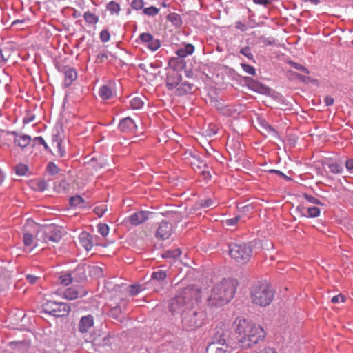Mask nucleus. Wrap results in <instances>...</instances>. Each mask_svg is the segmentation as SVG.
<instances>
[{"instance_id":"obj_1","label":"nucleus","mask_w":353,"mask_h":353,"mask_svg":"<svg viewBox=\"0 0 353 353\" xmlns=\"http://www.w3.org/2000/svg\"><path fill=\"white\" fill-rule=\"evenodd\" d=\"M232 327L234 333L237 335L239 346L243 349L252 347L263 341L266 334L264 329L260 325L241 316L234 319Z\"/></svg>"},{"instance_id":"obj_2","label":"nucleus","mask_w":353,"mask_h":353,"mask_svg":"<svg viewBox=\"0 0 353 353\" xmlns=\"http://www.w3.org/2000/svg\"><path fill=\"white\" fill-rule=\"evenodd\" d=\"M236 292L234 281L223 279L208 290L205 296V304L211 310L221 307L228 303Z\"/></svg>"},{"instance_id":"obj_3","label":"nucleus","mask_w":353,"mask_h":353,"mask_svg":"<svg viewBox=\"0 0 353 353\" xmlns=\"http://www.w3.org/2000/svg\"><path fill=\"white\" fill-rule=\"evenodd\" d=\"M201 290L196 286H190L185 288L180 294L171 301L170 308L174 313L179 312L183 307L188 304L197 303L201 298Z\"/></svg>"},{"instance_id":"obj_4","label":"nucleus","mask_w":353,"mask_h":353,"mask_svg":"<svg viewBox=\"0 0 353 353\" xmlns=\"http://www.w3.org/2000/svg\"><path fill=\"white\" fill-rule=\"evenodd\" d=\"M252 302L261 307L269 305L273 301L274 292L266 282L254 285L250 292Z\"/></svg>"},{"instance_id":"obj_5","label":"nucleus","mask_w":353,"mask_h":353,"mask_svg":"<svg viewBox=\"0 0 353 353\" xmlns=\"http://www.w3.org/2000/svg\"><path fill=\"white\" fill-rule=\"evenodd\" d=\"M229 254L236 262L244 264L251 259L252 248L247 243H231L229 245Z\"/></svg>"},{"instance_id":"obj_6","label":"nucleus","mask_w":353,"mask_h":353,"mask_svg":"<svg viewBox=\"0 0 353 353\" xmlns=\"http://www.w3.org/2000/svg\"><path fill=\"white\" fill-rule=\"evenodd\" d=\"M205 321V316L202 312L188 310L183 312L182 323L188 330H194L201 327Z\"/></svg>"},{"instance_id":"obj_7","label":"nucleus","mask_w":353,"mask_h":353,"mask_svg":"<svg viewBox=\"0 0 353 353\" xmlns=\"http://www.w3.org/2000/svg\"><path fill=\"white\" fill-rule=\"evenodd\" d=\"M61 239V232L55 225H48L41 227L37 231V241L41 243L49 241L59 242Z\"/></svg>"},{"instance_id":"obj_8","label":"nucleus","mask_w":353,"mask_h":353,"mask_svg":"<svg viewBox=\"0 0 353 353\" xmlns=\"http://www.w3.org/2000/svg\"><path fill=\"white\" fill-rule=\"evenodd\" d=\"M70 307L65 303H59L48 301L43 305V310L45 313L54 316H65L69 314Z\"/></svg>"},{"instance_id":"obj_9","label":"nucleus","mask_w":353,"mask_h":353,"mask_svg":"<svg viewBox=\"0 0 353 353\" xmlns=\"http://www.w3.org/2000/svg\"><path fill=\"white\" fill-rule=\"evenodd\" d=\"M229 330V323L226 321L219 322L215 328L212 343H217L221 345H227L226 336Z\"/></svg>"},{"instance_id":"obj_10","label":"nucleus","mask_w":353,"mask_h":353,"mask_svg":"<svg viewBox=\"0 0 353 353\" xmlns=\"http://www.w3.org/2000/svg\"><path fill=\"white\" fill-rule=\"evenodd\" d=\"M150 214L149 212L138 211L127 217L125 221L134 226H137L147 221Z\"/></svg>"},{"instance_id":"obj_11","label":"nucleus","mask_w":353,"mask_h":353,"mask_svg":"<svg viewBox=\"0 0 353 353\" xmlns=\"http://www.w3.org/2000/svg\"><path fill=\"white\" fill-rule=\"evenodd\" d=\"M139 39L152 51L158 50L161 46L159 41L154 39L150 33H142L139 36Z\"/></svg>"},{"instance_id":"obj_12","label":"nucleus","mask_w":353,"mask_h":353,"mask_svg":"<svg viewBox=\"0 0 353 353\" xmlns=\"http://www.w3.org/2000/svg\"><path fill=\"white\" fill-rule=\"evenodd\" d=\"M172 232V224L166 222L162 221L159 224V226L157 231V238L165 240L170 238Z\"/></svg>"},{"instance_id":"obj_13","label":"nucleus","mask_w":353,"mask_h":353,"mask_svg":"<svg viewBox=\"0 0 353 353\" xmlns=\"http://www.w3.org/2000/svg\"><path fill=\"white\" fill-rule=\"evenodd\" d=\"M85 294V290L79 285L66 289L63 293V297L68 300H74L79 296H84Z\"/></svg>"},{"instance_id":"obj_14","label":"nucleus","mask_w":353,"mask_h":353,"mask_svg":"<svg viewBox=\"0 0 353 353\" xmlns=\"http://www.w3.org/2000/svg\"><path fill=\"white\" fill-rule=\"evenodd\" d=\"M94 322V317L90 314L82 316L78 325L79 331L82 334L88 332L93 327Z\"/></svg>"},{"instance_id":"obj_15","label":"nucleus","mask_w":353,"mask_h":353,"mask_svg":"<svg viewBox=\"0 0 353 353\" xmlns=\"http://www.w3.org/2000/svg\"><path fill=\"white\" fill-rule=\"evenodd\" d=\"M181 81V74L176 70H172L168 74L166 86L169 90H172L179 85Z\"/></svg>"},{"instance_id":"obj_16","label":"nucleus","mask_w":353,"mask_h":353,"mask_svg":"<svg viewBox=\"0 0 353 353\" xmlns=\"http://www.w3.org/2000/svg\"><path fill=\"white\" fill-rule=\"evenodd\" d=\"M23 244L26 247L27 252H32L34 248L41 245V241H37V236H36V241L34 240L33 236L26 232L23 234Z\"/></svg>"},{"instance_id":"obj_17","label":"nucleus","mask_w":353,"mask_h":353,"mask_svg":"<svg viewBox=\"0 0 353 353\" xmlns=\"http://www.w3.org/2000/svg\"><path fill=\"white\" fill-rule=\"evenodd\" d=\"M119 128L123 132H134L137 125L130 117H125L120 121Z\"/></svg>"},{"instance_id":"obj_18","label":"nucleus","mask_w":353,"mask_h":353,"mask_svg":"<svg viewBox=\"0 0 353 353\" xmlns=\"http://www.w3.org/2000/svg\"><path fill=\"white\" fill-rule=\"evenodd\" d=\"M64 74V83L66 86H69L77 78L76 70L69 66H65L63 68Z\"/></svg>"},{"instance_id":"obj_19","label":"nucleus","mask_w":353,"mask_h":353,"mask_svg":"<svg viewBox=\"0 0 353 353\" xmlns=\"http://www.w3.org/2000/svg\"><path fill=\"white\" fill-rule=\"evenodd\" d=\"M11 274L3 268H0V290H3L10 284Z\"/></svg>"},{"instance_id":"obj_20","label":"nucleus","mask_w":353,"mask_h":353,"mask_svg":"<svg viewBox=\"0 0 353 353\" xmlns=\"http://www.w3.org/2000/svg\"><path fill=\"white\" fill-rule=\"evenodd\" d=\"M79 242L81 245L87 251L90 250L93 246L92 236L86 232H83L80 234Z\"/></svg>"},{"instance_id":"obj_21","label":"nucleus","mask_w":353,"mask_h":353,"mask_svg":"<svg viewBox=\"0 0 353 353\" xmlns=\"http://www.w3.org/2000/svg\"><path fill=\"white\" fill-rule=\"evenodd\" d=\"M12 134L15 136L14 143L16 145L24 148L30 144L31 140L30 136L26 134L18 135L15 132H12Z\"/></svg>"},{"instance_id":"obj_22","label":"nucleus","mask_w":353,"mask_h":353,"mask_svg":"<svg viewBox=\"0 0 353 353\" xmlns=\"http://www.w3.org/2000/svg\"><path fill=\"white\" fill-rule=\"evenodd\" d=\"M228 345H221L217 343H211L206 348L207 353H227Z\"/></svg>"},{"instance_id":"obj_23","label":"nucleus","mask_w":353,"mask_h":353,"mask_svg":"<svg viewBox=\"0 0 353 353\" xmlns=\"http://www.w3.org/2000/svg\"><path fill=\"white\" fill-rule=\"evenodd\" d=\"M193 88H194L193 84H191L188 82H183L176 89V93L179 96L185 95L186 94L191 93Z\"/></svg>"},{"instance_id":"obj_24","label":"nucleus","mask_w":353,"mask_h":353,"mask_svg":"<svg viewBox=\"0 0 353 353\" xmlns=\"http://www.w3.org/2000/svg\"><path fill=\"white\" fill-rule=\"evenodd\" d=\"M100 97L103 100H107L112 97V90L110 85H104L101 86L99 91Z\"/></svg>"},{"instance_id":"obj_25","label":"nucleus","mask_w":353,"mask_h":353,"mask_svg":"<svg viewBox=\"0 0 353 353\" xmlns=\"http://www.w3.org/2000/svg\"><path fill=\"white\" fill-rule=\"evenodd\" d=\"M194 51V47L192 44H187L184 48L179 49L176 54L180 57H185L192 54Z\"/></svg>"},{"instance_id":"obj_26","label":"nucleus","mask_w":353,"mask_h":353,"mask_svg":"<svg viewBox=\"0 0 353 353\" xmlns=\"http://www.w3.org/2000/svg\"><path fill=\"white\" fill-rule=\"evenodd\" d=\"M85 200L80 196L76 195L70 199V204L72 207L84 208Z\"/></svg>"},{"instance_id":"obj_27","label":"nucleus","mask_w":353,"mask_h":353,"mask_svg":"<svg viewBox=\"0 0 353 353\" xmlns=\"http://www.w3.org/2000/svg\"><path fill=\"white\" fill-rule=\"evenodd\" d=\"M303 210H305L307 214H305V216L315 218L319 216L320 214V209L318 207H302Z\"/></svg>"},{"instance_id":"obj_28","label":"nucleus","mask_w":353,"mask_h":353,"mask_svg":"<svg viewBox=\"0 0 353 353\" xmlns=\"http://www.w3.org/2000/svg\"><path fill=\"white\" fill-rule=\"evenodd\" d=\"M83 17L86 23L89 24H96L99 22V17L90 12H85Z\"/></svg>"},{"instance_id":"obj_29","label":"nucleus","mask_w":353,"mask_h":353,"mask_svg":"<svg viewBox=\"0 0 353 353\" xmlns=\"http://www.w3.org/2000/svg\"><path fill=\"white\" fill-rule=\"evenodd\" d=\"M144 103L141 97H137L132 99L130 101V105L132 109L138 110L143 107Z\"/></svg>"},{"instance_id":"obj_30","label":"nucleus","mask_w":353,"mask_h":353,"mask_svg":"<svg viewBox=\"0 0 353 353\" xmlns=\"http://www.w3.org/2000/svg\"><path fill=\"white\" fill-rule=\"evenodd\" d=\"M166 276V272L161 270L154 272L152 274V279L158 281H164Z\"/></svg>"},{"instance_id":"obj_31","label":"nucleus","mask_w":353,"mask_h":353,"mask_svg":"<svg viewBox=\"0 0 353 353\" xmlns=\"http://www.w3.org/2000/svg\"><path fill=\"white\" fill-rule=\"evenodd\" d=\"M107 9L111 14H119L120 11V6L117 2L112 1L107 5Z\"/></svg>"},{"instance_id":"obj_32","label":"nucleus","mask_w":353,"mask_h":353,"mask_svg":"<svg viewBox=\"0 0 353 353\" xmlns=\"http://www.w3.org/2000/svg\"><path fill=\"white\" fill-rule=\"evenodd\" d=\"M58 281L61 284L63 285H68L72 283V278L70 274H65L60 275L59 276Z\"/></svg>"},{"instance_id":"obj_33","label":"nucleus","mask_w":353,"mask_h":353,"mask_svg":"<svg viewBox=\"0 0 353 353\" xmlns=\"http://www.w3.org/2000/svg\"><path fill=\"white\" fill-rule=\"evenodd\" d=\"M181 254V252L180 249H174L173 250H168L165 252V253L163 254L164 258H173L176 259Z\"/></svg>"},{"instance_id":"obj_34","label":"nucleus","mask_w":353,"mask_h":353,"mask_svg":"<svg viewBox=\"0 0 353 353\" xmlns=\"http://www.w3.org/2000/svg\"><path fill=\"white\" fill-rule=\"evenodd\" d=\"M329 170L330 172L333 174H341L343 172V168L340 164L333 163L329 165Z\"/></svg>"},{"instance_id":"obj_35","label":"nucleus","mask_w":353,"mask_h":353,"mask_svg":"<svg viewBox=\"0 0 353 353\" xmlns=\"http://www.w3.org/2000/svg\"><path fill=\"white\" fill-rule=\"evenodd\" d=\"M97 230L103 236H106L109 234V226L105 223H99L97 225Z\"/></svg>"},{"instance_id":"obj_36","label":"nucleus","mask_w":353,"mask_h":353,"mask_svg":"<svg viewBox=\"0 0 353 353\" xmlns=\"http://www.w3.org/2000/svg\"><path fill=\"white\" fill-rule=\"evenodd\" d=\"M28 168L25 164H19L16 166L15 171L16 174L19 176H23L28 172Z\"/></svg>"},{"instance_id":"obj_37","label":"nucleus","mask_w":353,"mask_h":353,"mask_svg":"<svg viewBox=\"0 0 353 353\" xmlns=\"http://www.w3.org/2000/svg\"><path fill=\"white\" fill-rule=\"evenodd\" d=\"M142 289L140 285H131L128 287V293L130 296H135L141 292Z\"/></svg>"},{"instance_id":"obj_38","label":"nucleus","mask_w":353,"mask_h":353,"mask_svg":"<svg viewBox=\"0 0 353 353\" xmlns=\"http://www.w3.org/2000/svg\"><path fill=\"white\" fill-rule=\"evenodd\" d=\"M263 127L266 136L276 137L277 135L276 131L268 124L264 125Z\"/></svg>"},{"instance_id":"obj_39","label":"nucleus","mask_w":353,"mask_h":353,"mask_svg":"<svg viewBox=\"0 0 353 353\" xmlns=\"http://www.w3.org/2000/svg\"><path fill=\"white\" fill-rule=\"evenodd\" d=\"M241 66L245 72L250 75H254L256 74L255 68L253 66L246 63H241Z\"/></svg>"},{"instance_id":"obj_40","label":"nucleus","mask_w":353,"mask_h":353,"mask_svg":"<svg viewBox=\"0 0 353 353\" xmlns=\"http://www.w3.org/2000/svg\"><path fill=\"white\" fill-rule=\"evenodd\" d=\"M159 12V10L154 6H150L149 8H146L143 10L144 14L148 16H155Z\"/></svg>"},{"instance_id":"obj_41","label":"nucleus","mask_w":353,"mask_h":353,"mask_svg":"<svg viewBox=\"0 0 353 353\" xmlns=\"http://www.w3.org/2000/svg\"><path fill=\"white\" fill-rule=\"evenodd\" d=\"M108 208L105 205H101L97 206L94 209V212L99 217L102 216L103 214L107 211Z\"/></svg>"},{"instance_id":"obj_42","label":"nucleus","mask_w":353,"mask_h":353,"mask_svg":"<svg viewBox=\"0 0 353 353\" xmlns=\"http://www.w3.org/2000/svg\"><path fill=\"white\" fill-rule=\"evenodd\" d=\"M47 170L50 174H56L59 172V168L52 162H50L47 165Z\"/></svg>"},{"instance_id":"obj_43","label":"nucleus","mask_w":353,"mask_h":353,"mask_svg":"<svg viewBox=\"0 0 353 353\" xmlns=\"http://www.w3.org/2000/svg\"><path fill=\"white\" fill-rule=\"evenodd\" d=\"M216 202H215L212 199H206L201 201V205L203 208L214 207L216 205Z\"/></svg>"},{"instance_id":"obj_44","label":"nucleus","mask_w":353,"mask_h":353,"mask_svg":"<svg viewBox=\"0 0 353 353\" xmlns=\"http://www.w3.org/2000/svg\"><path fill=\"white\" fill-rule=\"evenodd\" d=\"M56 145H57V150L56 152L55 155H57V156H58L59 157H64L65 154V152L64 149L62 147L61 143L60 141H56Z\"/></svg>"},{"instance_id":"obj_45","label":"nucleus","mask_w":353,"mask_h":353,"mask_svg":"<svg viewBox=\"0 0 353 353\" xmlns=\"http://www.w3.org/2000/svg\"><path fill=\"white\" fill-rule=\"evenodd\" d=\"M110 34L107 30H103L100 33V39L102 42L105 43L110 41Z\"/></svg>"},{"instance_id":"obj_46","label":"nucleus","mask_w":353,"mask_h":353,"mask_svg":"<svg viewBox=\"0 0 353 353\" xmlns=\"http://www.w3.org/2000/svg\"><path fill=\"white\" fill-rule=\"evenodd\" d=\"M240 219L241 217L239 216H236L235 217L227 219L225 221V224L226 226H234L239 222Z\"/></svg>"},{"instance_id":"obj_47","label":"nucleus","mask_w":353,"mask_h":353,"mask_svg":"<svg viewBox=\"0 0 353 353\" xmlns=\"http://www.w3.org/2000/svg\"><path fill=\"white\" fill-rule=\"evenodd\" d=\"M131 5L133 9L141 10L143 7L144 2L143 0H133Z\"/></svg>"},{"instance_id":"obj_48","label":"nucleus","mask_w":353,"mask_h":353,"mask_svg":"<svg viewBox=\"0 0 353 353\" xmlns=\"http://www.w3.org/2000/svg\"><path fill=\"white\" fill-rule=\"evenodd\" d=\"M240 53L248 57L249 59H253V55L250 52L249 47H245L240 50Z\"/></svg>"},{"instance_id":"obj_49","label":"nucleus","mask_w":353,"mask_h":353,"mask_svg":"<svg viewBox=\"0 0 353 353\" xmlns=\"http://www.w3.org/2000/svg\"><path fill=\"white\" fill-rule=\"evenodd\" d=\"M331 301L332 303H338L339 302L343 303L345 301V296L342 294H338L333 296Z\"/></svg>"},{"instance_id":"obj_50","label":"nucleus","mask_w":353,"mask_h":353,"mask_svg":"<svg viewBox=\"0 0 353 353\" xmlns=\"http://www.w3.org/2000/svg\"><path fill=\"white\" fill-rule=\"evenodd\" d=\"M37 189L39 191H44L48 187L47 182L44 180H41L37 182Z\"/></svg>"},{"instance_id":"obj_51","label":"nucleus","mask_w":353,"mask_h":353,"mask_svg":"<svg viewBox=\"0 0 353 353\" xmlns=\"http://www.w3.org/2000/svg\"><path fill=\"white\" fill-rule=\"evenodd\" d=\"M108 59V54L105 53H101L97 55V63H103Z\"/></svg>"},{"instance_id":"obj_52","label":"nucleus","mask_w":353,"mask_h":353,"mask_svg":"<svg viewBox=\"0 0 353 353\" xmlns=\"http://www.w3.org/2000/svg\"><path fill=\"white\" fill-rule=\"evenodd\" d=\"M26 277L27 281L31 284L35 283L38 279L37 276L32 274H27Z\"/></svg>"},{"instance_id":"obj_53","label":"nucleus","mask_w":353,"mask_h":353,"mask_svg":"<svg viewBox=\"0 0 353 353\" xmlns=\"http://www.w3.org/2000/svg\"><path fill=\"white\" fill-rule=\"evenodd\" d=\"M235 27L243 32L247 30L246 26L241 21H236L235 23Z\"/></svg>"},{"instance_id":"obj_54","label":"nucleus","mask_w":353,"mask_h":353,"mask_svg":"<svg viewBox=\"0 0 353 353\" xmlns=\"http://www.w3.org/2000/svg\"><path fill=\"white\" fill-rule=\"evenodd\" d=\"M3 51H6V52H7V50L0 49V61H2V62L6 61L9 57V54L8 53H6V55L3 54Z\"/></svg>"},{"instance_id":"obj_55","label":"nucleus","mask_w":353,"mask_h":353,"mask_svg":"<svg viewBox=\"0 0 353 353\" xmlns=\"http://www.w3.org/2000/svg\"><path fill=\"white\" fill-rule=\"evenodd\" d=\"M254 353H276V351L271 347H265L258 352H255Z\"/></svg>"},{"instance_id":"obj_56","label":"nucleus","mask_w":353,"mask_h":353,"mask_svg":"<svg viewBox=\"0 0 353 353\" xmlns=\"http://www.w3.org/2000/svg\"><path fill=\"white\" fill-rule=\"evenodd\" d=\"M324 102L327 106H330V105H333L334 100L332 97L326 96L325 97Z\"/></svg>"},{"instance_id":"obj_57","label":"nucleus","mask_w":353,"mask_h":353,"mask_svg":"<svg viewBox=\"0 0 353 353\" xmlns=\"http://www.w3.org/2000/svg\"><path fill=\"white\" fill-rule=\"evenodd\" d=\"M34 140L38 142V143L41 144V145H43L44 146V148L47 150L48 148V145L46 144L45 140L43 139V137H37L34 139Z\"/></svg>"},{"instance_id":"obj_58","label":"nucleus","mask_w":353,"mask_h":353,"mask_svg":"<svg viewBox=\"0 0 353 353\" xmlns=\"http://www.w3.org/2000/svg\"><path fill=\"white\" fill-rule=\"evenodd\" d=\"M253 2L255 4L265 6H266L270 3V1H269V0H253Z\"/></svg>"},{"instance_id":"obj_59","label":"nucleus","mask_w":353,"mask_h":353,"mask_svg":"<svg viewBox=\"0 0 353 353\" xmlns=\"http://www.w3.org/2000/svg\"><path fill=\"white\" fill-rule=\"evenodd\" d=\"M305 198L312 203H317L319 201L311 195L305 194Z\"/></svg>"},{"instance_id":"obj_60","label":"nucleus","mask_w":353,"mask_h":353,"mask_svg":"<svg viewBox=\"0 0 353 353\" xmlns=\"http://www.w3.org/2000/svg\"><path fill=\"white\" fill-rule=\"evenodd\" d=\"M294 68L297 70H299L306 73V74H309V70L306 68H305L304 66H303L300 64L296 63Z\"/></svg>"},{"instance_id":"obj_61","label":"nucleus","mask_w":353,"mask_h":353,"mask_svg":"<svg viewBox=\"0 0 353 353\" xmlns=\"http://www.w3.org/2000/svg\"><path fill=\"white\" fill-rule=\"evenodd\" d=\"M345 166L349 170H353V159L347 160L345 162Z\"/></svg>"},{"instance_id":"obj_62","label":"nucleus","mask_w":353,"mask_h":353,"mask_svg":"<svg viewBox=\"0 0 353 353\" xmlns=\"http://www.w3.org/2000/svg\"><path fill=\"white\" fill-rule=\"evenodd\" d=\"M35 119V117L34 115H31L30 117H26L24 119H23V123H29L30 122H32Z\"/></svg>"},{"instance_id":"obj_63","label":"nucleus","mask_w":353,"mask_h":353,"mask_svg":"<svg viewBox=\"0 0 353 353\" xmlns=\"http://www.w3.org/2000/svg\"><path fill=\"white\" fill-rule=\"evenodd\" d=\"M121 312V310L119 307H114V308H112L111 310H110V315L111 316H115L116 314H117L118 313H119Z\"/></svg>"},{"instance_id":"obj_64","label":"nucleus","mask_w":353,"mask_h":353,"mask_svg":"<svg viewBox=\"0 0 353 353\" xmlns=\"http://www.w3.org/2000/svg\"><path fill=\"white\" fill-rule=\"evenodd\" d=\"M270 172L275 173V174H276L277 175H279V176H283V177H284V178H286V177H287V176H285V175L282 172H281V171H279V170H270Z\"/></svg>"}]
</instances>
